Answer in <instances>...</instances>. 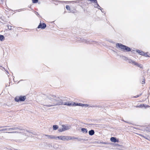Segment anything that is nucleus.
I'll list each match as a JSON object with an SVG mask.
<instances>
[{
  "label": "nucleus",
  "instance_id": "nucleus-45",
  "mask_svg": "<svg viewBox=\"0 0 150 150\" xmlns=\"http://www.w3.org/2000/svg\"><path fill=\"white\" fill-rule=\"evenodd\" d=\"M103 144H107V143L106 142H104L103 143Z\"/></svg>",
  "mask_w": 150,
  "mask_h": 150
},
{
  "label": "nucleus",
  "instance_id": "nucleus-31",
  "mask_svg": "<svg viewBox=\"0 0 150 150\" xmlns=\"http://www.w3.org/2000/svg\"><path fill=\"white\" fill-rule=\"evenodd\" d=\"M82 107L85 106L86 107H88V105L87 104H83Z\"/></svg>",
  "mask_w": 150,
  "mask_h": 150
},
{
  "label": "nucleus",
  "instance_id": "nucleus-11",
  "mask_svg": "<svg viewBox=\"0 0 150 150\" xmlns=\"http://www.w3.org/2000/svg\"><path fill=\"white\" fill-rule=\"evenodd\" d=\"M110 141L112 142H118V139H117L115 137H111L110 138Z\"/></svg>",
  "mask_w": 150,
  "mask_h": 150
},
{
  "label": "nucleus",
  "instance_id": "nucleus-16",
  "mask_svg": "<svg viewBox=\"0 0 150 150\" xmlns=\"http://www.w3.org/2000/svg\"><path fill=\"white\" fill-rule=\"evenodd\" d=\"M81 131L83 133H87L88 132L87 129L85 128H82L81 129Z\"/></svg>",
  "mask_w": 150,
  "mask_h": 150
},
{
  "label": "nucleus",
  "instance_id": "nucleus-35",
  "mask_svg": "<svg viewBox=\"0 0 150 150\" xmlns=\"http://www.w3.org/2000/svg\"><path fill=\"white\" fill-rule=\"evenodd\" d=\"M145 78H144L143 81H142V84H144L145 83Z\"/></svg>",
  "mask_w": 150,
  "mask_h": 150
},
{
  "label": "nucleus",
  "instance_id": "nucleus-25",
  "mask_svg": "<svg viewBox=\"0 0 150 150\" xmlns=\"http://www.w3.org/2000/svg\"><path fill=\"white\" fill-rule=\"evenodd\" d=\"M7 27L9 30H12V26H11V25H8Z\"/></svg>",
  "mask_w": 150,
  "mask_h": 150
},
{
  "label": "nucleus",
  "instance_id": "nucleus-15",
  "mask_svg": "<svg viewBox=\"0 0 150 150\" xmlns=\"http://www.w3.org/2000/svg\"><path fill=\"white\" fill-rule=\"evenodd\" d=\"M136 52L138 53H139L140 55H143L144 54V52L142 51H141L139 50H136Z\"/></svg>",
  "mask_w": 150,
  "mask_h": 150
},
{
  "label": "nucleus",
  "instance_id": "nucleus-39",
  "mask_svg": "<svg viewBox=\"0 0 150 150\" xmlns=\"http://www.w3.org/2000/svg\"><path fill=\"white\" fill-rule=\"evenodd\" d=\"M24 10H25V9L24 8L21 9H19V11H21Z\"/></svg>",
  "mask_w": 150,
  "mask_h": 150
},
{
  "label": "nucleus",
  "instance_id": "nucleus-7",
  "mask_svg": "<svg viewBox=\"0 0 150 150\" xmlns=\"http://www.w3.org/2000/svg\"><path fill=\"white\" fill-rule=\"evenodd\" d=\"M46 27V25L45 23H40L38 26L37 28H40L42 29H44Z\"/></svg>",
  "mask_w": 150,
  "mask_h": 150
},
{
  "label": "nucleus",
  "instance_id": "nucleus-36",
  "mask_svg": "<svg viewBox=\"0 0 150 150\" xmlns=\"http://www.w3.org/2000/svg\"><path fill=\"white\" fill-rule=\"evenodd\" d=\"M142 94V93H141V94H139V95H137L136 96L134 97V98H137V97H139V96H140Z\"/></svg>",
  "mask_w": 150,
  "mask_h": 150
},
{
  "label": "nucleus",
  "instance_id": "nucleus-47",
  "mask_svg": "<svg viewBox=\"0 0 150 150\" xmlns=\"http://www.w3.org/2000/svg\"><path fill=\"white\" fill-rule=\"evenodd\" d=\"M23 80H20V81H22Z\"/></svg>",
  "mask_w": 150,
  "mask_h": 150
},
{
  "label": "nucleus",
  "instance_id": "nucleus-6",
  "mask_svg": "<svg viewBox=\"0 0 150 150\" xmlns=\"http://www.w3.org/2000/svg\"><path fill=\"white\" fill-rule=\"evenodd\" d=\"M57 138L63 141L68 140V136H59L57 137Z\"/></svg>",
  "mask_w": 150,
  "mask_h": 150
},
{
  "label": "nucleus",
  "instance_id": "nucleus-33",
  "mask_svg": "<svg viewBox=\"0 0 150 150\" xmlns=\"http://www.w3.org/2000/svg\"><path fill=\"white\" fill-rule=\"evenodd\" d=\"M1 68H2V69H3L4 70H6L5 69L4 67H3L2 66H0V69H2Z\"/></svg>",
  "mask_w": 150,
  "mask_h": 150
},
{
  "label": "nucleus",
  "instance_id": "nucleus-37",
  "mask_svg": "<svg viewBox=\"0 0 150 150\" xmlns=\"http://www.w3.org/2000/svg\"><path fill=\"white\" fill-rule=\"evenodd\" d=\"M9 126H0V128H2L3 127H9Z\"/></svg>",
  "mask_w": 150,
  "mask_h": 150
},
{
  "label": "nucleus",
  "instance_id": "nucleus-24",
  "mask_svg": "<svg viewBox=\"0 0 150 150\" xmlns=\"http://www.w3.org/2000/svg\"><path fill=\"white\" fill-rule=\"evenodd\" d=\"M58 131L59 132H62L64 131L63 127L61 129H58Z\"/></svg>",
  "mask_w": 150,
  "mask_h": 150
},
{
  "label": "nucleus",
  "instance_id": "nucleus-8",
  "mask_svg": "<svg viewBox=\"0 0 150 150\" xmlns=\"http://www.w3.org/2000/svg\"><path fill=\"white\" fill-rule=\"evenodd\" d=\"M62 127H63L64 131L69 130L70 129L71 127V126L70 125H62Z\"/></svg>",
  "mask_w": 150,
  "mask_h": 150
},
{
  "label": "nucleus",
  "instance_id": "nucleus-32",
  "mask_svg": "<svg viewBox=\"0 0 150 150\" xmlns=\"http://www.w3.org/2000/svg\"><path fill=\"white\" fill-rule=\"evenodd\" d=\"M88 1H94V3H95V2L97 3V0H88Z\"/></svg>",
  "mask_w": 150,
  "mask_h": 150
},
{
  "label": "nucleus",
  "instance_id": "nucleus-13",
  "mask_svg": "<svg viewBox=\"0 0 150 150\" xmlns=\"http://www.w3.org/2000/svg\"><path fill=\"white\" fill-rule=\"evenodd\" d=\"M88 133L89 135L92 136L95 133V132L93 130L91 129L89 131Z\"/></svg>",
  "mask_w": 150,
  "mask_h": 150
},
{
  "label": "nucleus",
  "instance_id": "nucleus-1",
  "mask_svg": "<svg viewBox=\"0 0 150 150\" xmlns=\"http://www.w3.org/2000/svg\"><path fill=\"white\" fill-rule=\"evenodd\" d=\"M63 99L55 96L50 95L47 96L46 100V104L44 105L47 107H51L57 105H67L68 106L70 105L79 106H82L83 104L80 103H69L67 102L64 103L63 102Z\"/></svg>",
  "mask_w": 150,
  "mask_h": 150
},
{
  "label": "nucleus",
  "instance_id": "nucleus-42",
  "mask_svg": "<svg viewBox=\"0 0 150 150\" xmlns=\"http://www.w3.org/2000/svg\"><path fill=\"white\" fill-rule=\"evenodd\" d=\"M110 42L111 43H114V42H113V41L112 40H110Z\"/></svg>",
  "mask_w": 150,
  "mask_h": 150
},
{
  "label": "nucleus",
  "instance_id": "nucleus-40",
  "mask_svg": "<svg viewBox=\"0 0 150 150\" xmlns=\"http://www.w3.org/2000/svg\"><path fill=\"white\" fill-rule=\"evenodd\" d=\"M3 0H0V4L2 3Z\"/></svg>",
  "mask_w": 150,
  "mask_h": 150
},
{
  "label": "nucleus",
  "instance_id": "nucleus-20",
  "mask_svg": "<svg viewBox=\"0 0 150 150\" xmlns=\"http://www.w3.org/2000/svg\"><path fill=\"white\" fill-rule=\"evenodd\" d=\"M58 128V126L57 125H55L53 126V129L54 130H56Z\"/></svg>",
  "mask_w": 150,
  "mask_h": 150
},
{
  "label": "nucleus",
  "instance_id": "nucleus-44",
  "mask_svg": "<svg viewBox=\"0 0 150 150\" xmlns=\"http://www.w3.org/2000/svg\"><path fill=\"white\" fill-rule=\"evenodd\" d=\"M18 28H21V27H16V28L18 29Z\"/></svg>",
  "mask_w": 150,
  "mask_h": 150
},
{
  "label": "nucleus",
  "instance_id": "nucleus-22",
  "mask_svg": "<svg viewBox=\"0 0 150 150\" xmlns=\"http://www.w3.org/2000/svg\"><path fill=\"white\" fill-rule=\"evenodd\" d=\"M123 57L124 60L127 61L128 62L129 61V60L130 59L128 58L127 57L125 56H123Z\"/></svg>",
  "mask_w": 150,
  "mask_h": 150
},
{
  "label": "nucleus",
  "instance_id": "nucleus-34",
  "mask_svg": "<svg viewBox=\"0 0 150 150\" xmlns=\"http://www.w3.org/2000/svg\"><path fill=\"white\" fill-rule=\"evenodd\" d=\"M35 14L38 17L40 16L38 13L37 12H35Z\"/></svg>",
  "mask_w": 150,
  "mask_h": 150
},
{
  "label": "nucleus",
  "instance_id": "nucleus-29",
  "mask_svg": "<svg viewBox=\"0 0 150 150\" xmlns=\"http://www.w3.org/2000/svg\"><path fill=\"white\" fill-rule=\"evenodd\" d=\"M33 3H36L38 1V0H32Z\"/></svg>",
  "mask_w": 150,
  "mask_h": 150
},
{
  "label": "nucleus",
  "instance_id": "nucleus-18",
  "mask_svg": "<svg viewBox=\"0 0 150 150\" xmlns=\"http://www.w3.org/2000/svg\"><path fill=\"white\" fill-rule=\"evenodd\" d=\"M95 4L94 5V7L95 8H99V7L101 8V7H100L99 5L98 4V2H97V3L95 2Z\"/></svg>",
  "mask_w": 150,
  "mask_h": 150
},
{
  "label": "nucleus",
  "instance_id": "nucleus-3",
  "mask_svg": "<svg viewBox=\"0 0 150 150\" xmlns=\"http://www.w3.org/2000/svg\"><path fill=\"white\" fill-rule=\"evenodd\" d=\"M77 41L83 42L84 43H86L88 44H92L94 45H98L99 44V42L95 41H93L91 40L86 39L82 38H81L79 37L77 38Z\"/></svg>",
  "mask_w": 150,
  "mask_h": 150
},
{
  "label": "nucleus",
  "instance_id": "nucleus-19",
  "mask_svg": "<svg viewBox=\"0 0 150 150\" xmlns=\"http://www.w3.org/2000/svg\"><path fill=\"white\" fill-rule=\"evenodd\" d=\"M137 66L139 67L140 68L142 69L143 68V65L141 64H138L137 63L136 64V65Z\"/></svg>",
  "mask_w": 150,
  "mask_h": 150
},
{
  "label": "nucleus",
  "instance_id": "nucleus-17",
  "mask_svg": "<svg viewBox=\"0 0 150 150\" xmlns=\"http://www.w3.org/2000/svg\"><path fill=\"white\" fill-rule=\"evenodd\" d=\"M68 140H71V139H76V137L73 136V137H71L70 136H68Z\"/></svg>",
  "mask_w": 150,
  "mask_h": 150
},
{
  "label": "nucleus",
  "instance_id": "nucleus-43",
  "mask_svg": "<svg viewBox=\"0 0 150 150\" xmlns=\"http://www.w3.org/2000/svg\"><path fill=\"white\" fill-rule=\"evenodd\" d=\"M5 71H6V72H7L8 74V72L7 70H5Z\"/></svg>",
  "mask_w": 150,
  "mask_h": 150
},
{
  "label": "nucleus",
  "instance_id": "nucleus-38",
  "mask_svg": "<svg viewBox=\"0 0 150 150\" xmlns=\"http://www.w3.org/2000/svg\"><path fill=\"white\" fill-rule=\"evenodd\" d=\"M122 120V121H124V122H126V123H129V124H132L131 123H130L129 122H128L124 120Z\"/></svg>",
  "mask_w": 150,
  "mask_h": 150
},
{
  "label": "nucleus",
  "instance_id": "nucleus-26",
  "mask_svg": "<svg viewBox=\"0 0 150 150\" xmlns=\"http://www.w3.org/2000/svg\"><path fill=\"white\" fill-rule=\"evenodd\" d=\"M143 56H144L145 57H150L147 54V53L146 52V53H144V54H143Z\"/></svg>",
  "mask_w": 150,
  "mask_h": 150
},
{
  "label": "nucleus",
  "instance_id": "nucleus-9",
  "mask_svg": "<svg viewBox=\"0 0 150 150\" xmlns=\"http://www.w3.org/2000/svg\"><path fill=\"white\" fill-rule=\"evenodd\" d=\"M136 108H142L143 107H144L145 108H147L149 107V106L148 105H146L145 106L144 104H141L140 105H138L136 106Z\"/></svg>",
  "mask_w": 150,
  "mask_h": 150
},
{
  "label": "nucleus",
  "instance_id": "nucleus-21",
  "mask_svg": "<svg viewBox=\"0 0 150 150\" xmlns=\"http://www.w3.org/2000/svg\"><path fill=\"white\" fill-rule=\"evenodd\" d=\"M4 36L3 35H0V40L1 41H3L4 40Z\"/></svg>",
  "mask_w": 150,
  "mask_h": 150
},
{
  "label": "nucleus",
  "instance_id": "nucleus-14",
  "mask_svg": "<svg viewBox=\"0 0 150 150\" xmlns=\"http://www.w3.org/2000/svg\"><path fill=\"white\" fill-rule=\"evenodd\" d=\"M76 139H77L78 140V141H79V142H81L82 141H86L87 140L86 139H83L82 138H80V137H76Z\"/></svg>",
  "mask_w": 150,
  "mask_h": 150
},
{
  "label": "nucleus",
  "instance_id": "nucleus-28",
  "mask_svg": "<svg viewBox=\"0 0 150 150\" xmlns=\"http://www.w3.org/2000/svg\"><path fill=\"white\" fill-rule=\"evenodd\" d=\"M66 8L68 10H70V8L69 6L68 5H67L66 6Z\"/></svg>",
  "mask_w": 150,
  "mask_h": 150
},
{
  "label": "nucleus",
  "instance_id": "nucleus-4",
  "mask_svg": "<svg viewBox=\"0 0 150 150\" xmlns=\"http://www.w3.org/2000/svg\"><path fill=\"white\" fill-rule=\"evenodd\" d=\"M116 47L120 48L121 50L124 52H129L131 51V49L130 47L120 43H117Z\"/></svg>",
  "mask_w": 150,
  "mask_h": 150
},
{
  "label": "nucleus",
  "instance_id": "nucleus-46",
  "mask_svg": "<svg viewBox=\"0 0 150 150\" xmlns=\"http://www.w3.org/2000/svg\"><path fill=\"white\" fill-rule=\"evenodd\" d=\"M63 1H60V2H63ZM58 2H60V1H59Z\"/></svg>",
  "mask_w": 150,
  "mask_h": 150
},
{
  "label": "nucleus",
  "instance_id": "nucleus-41",
  "mask_svg": "<svg viewBox=\"0 0 150 150\" xmlns=\"http://www.w3.org/2000/svg\"><path fill=\"white\" fill-rule=\"evenodd\" d=\"M99 9L101 11V12H103V10H102L103 9L102 8H99Z\"/></svg>",
  "mask_w": 150,
  "mask_h": 150
},
{
  "label": "nucleus",
  "instance_id": "nucleus-27",
  "mask_svg": "<svg viewBox=\"0 0 150 150\" xmlns=\"http://www.w3.org/2000/svg\"><path fill=\"white\" fill-rule=\"evenodd\" d=\"M145 129L146 131H149L150 130V127H146L145 128Z\"/></svg>",
  "mask_w": 150,
  "mask_h": 150
},
{
  "label": "nucleus",
  "instance_id": "nucleus-23",
  "mask_svg": "<svg viewBox=\"0 0 150 150\" xmlns=\"http://www.w3.org/2000/svg\"><path fill=\"white\" fill-rule=\"evenodd\" d=\"M72 3H79L80 1L79 0H76L75 1H72L71 2Z\"/></svg>",
  "mask_w": 150,
  "mask_h": 150
},
{
  "label": "nucleus",
  "instance_id": "nucleus-5",
  "mask_svg": "<svg viewBox=\"0 0 150 150\" xmlns=\"http://www.w3.org/2000/svg\"><path fill=\"white\" fill-rule=\"evenodd\" d=\"M26 99L25 96H16L15 98V100L16 102L23 101Z\"/></svg>",
  "mask_w": 150,
  "mask_h": 150
},
{
  "label": "nucleus",
  "instance_id": "nucleus-12",
  "mask_svg": "<svg viewBox=\"0 0 150 150\" xmlns=\"http://www.w3.org/2000/svg\"><path fill=\"white\" fill-rule=\"evenodd\" d=\"M129 61H128V62L129 63H131L133 65H136V64H137V62H135L133 60H132V59H130L129 60Z\"/></svg>",
  "mask_w": 150,
  "mask_h": 150
},
{
  "label": "nucleus",
  "instance_id": "nucleus-10",
  "mask_svg": "<svg viewBox=\"0 0 150 150\" xmlns=\"http://www.w3.org/2000/svg\"><path fill=\"white\" fill-rule=\"evenodd\" d=\"M45 135L48 138L50 139H56L57 138V137H56L54 135H49L46 134H45Z\"/></svg>",
  "mask_w": 150,
  "mask_h": 150
},
{
  "label": "nucleus",
  "instance_id": "nucleus-30",
  "mask_svg": "<svg viewBox=\"0 0 150 150\" xmlns=\"http://www.w3.org/2000/svg\"><path fill=\"white\" fill-rule=\"evenodd\" d=\"M8 130V128H6L0 129V131Z\"/></svg>",
  "mask_w": 150,
  "mask_h": 150
},
{
  "label": "nucleus",
  "instance_id": "nucleus-2",
  "mask_svg": "<svg viewBox=\"0 0 150 150\" xmlns=\"http://www.w3.org/2000/svg\"><path fill=\"white\" fill-rule=\"evenodd\" d=\"M19 130L21 131L18 132L17 131H14L12 132H6V133H23V134H25L27 136H30V134H32L33 135H35L30 130H28L25 129H23L22 127H13L11 128H8V131H11L13 130Z\"/></svg>",
  "mask_w": 150,
  "mask_h": 150
}]
</instances>
